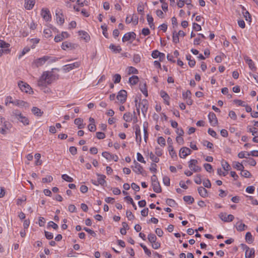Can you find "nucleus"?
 Listing matches in <instances>:
<instances>
[{"label":"nucleus","instance_id":"f257e3e1","mask_svg":"<svg viewBox=\"0 0 258 258\" xmlns=\"http://www.w3.org/2000/svg\"><path fill=\"white\" fill-rule=\"evenodd\" d=\"M54 80V76L52 73L45 71L43 73L38 81V86L45 87L47 85L51 84Z\"/></svg>","mask_w":258,"mask_h":258},{"label":"nucleus","instance_id":"f03ea898","mask_svg":"<svg viewBox=\"0 0 258 258\" xmlns=\"http://www.w3.org/2000/svg\"><path fill=\"white\" fill-rule=\"evenodd\" d=\"M58 58L49 55H44L41 57L34 59L32 62V66L35 68H39L43 66L46 62L51 63L58 60Z\"/></svg>","mask_w":258,"mask_h":258},{"label":"nucleus","instance_id":"7ed1b4c3","mask_svg":"<svg viewBox=\"0 0 258 258\" xmlns=\"http://www.w3.org/2000/svg\"><path fill=\"white\" fill-rule=\"evenodd\" d=\"M135 102L136 103V107L138 114H140V109H141V111L144 115H145L147 113L148 109V103L146 99H143L140 100V102L138 103V99H135Z\"/></svg>","mask_w":258,"mask_h":258},{"label":"nucleus","instance_id":"20e7f679","mask_svg":"<svg viewBox=\"0 0 258 258\" xmlns=\"http://www.w3.org/2000/svg\"><path fill=\"white\" fill-rule=\"evenodd\" d=\"M13 115L19 121L22 122L24 125L29 124V120L27 117L23 115L18 110H15L13 111Z\"/></svg>","mask_w":258,"mask_h":258},{"label":"nucleus","instance_id":"39448f33","mask_svg":"<svg viewBox=\"0 0 258 258\" xmlns=\"http://www.w3.org/2000/svg\"><path fill=\"white\" fill-rule=\"evenodd\" d=\"M198 162L196 159H191L188 162V167L194 172H200L202 170L201 167L198 165Z\"/></svg>","mask_w":258,"mask_h":258},{"label":"nucleus","instance_id":"423d86ee","mask_svg":"<svg viewBox=\"0 0 258 258\" xmlns=\"http://www.w3.org/2000/svg\"><path fill=\"white\" fill-rule=\"evenodd\" d=\"M244 250H245V258H253L255 254V250L254 248H250L245 244H241Z\"/></svg>","mask_w":258,"mask_h":258},{"label":"nucleus","instance_id":"0eeeda50","mask_svg":"<svg viewBox=\"0 0 258 258\" xmlns=\"http://www.w3.org/2000/svg\"><path fill=\"white\" fill-rule=\"evenodd\" d=\"M127 97V92L124 90H120L116 96V98L120 103H123L125 102Z\"/></svg>","mask_w":258,"mask_h":258},{"label":"nucleus","instance_id":"6e6552de","mask_svg":"<svg viewBox=\"0 0 258 258\" xmlns=\"http://www.w3.org/2000/svg\"><path fill=\"white\" fill-rule=\"evenodd\" d=\"M80 66V62H75L73 63L66 64L63 66L62 70L65 72H69L70 71L75 69L78 68Z\"/></svg>","mask_w":258,"mask_h":258},{"label":"nucleus","instance_id":"1a4fd4ad","mask_svg":"<svg viewBox=\"0 0 258 258\" xmlns=\"http://www.w3.org/2000/svg\"><path fill=\"white\" fill-rule=\"evenodd\" d=\"M219 218L225 222H230L232 221L234 217L231 214L227 215L225 213H220L219 215Z\"/></svg>","mask_w":258,"mask_h":258},{"label":"nucleus","instance_id":"9d476101","mask_svg":"<svg viewBox=\"0 0 258 258\" xmlns=\"http://www.w3.org/2000/svg\"><path fill=\"white\" fill-rule=\"evenodd\" d=\"M41 15L46 21H49L51 20V17L50 13L48 9L43 8L41 11Z\"/></svg>","mask_w":258,"mask_h":258},{"label":"nucleus","instance_id":"9b49d317","mask_svg":"<svg viewBox=\"0 0 258 258\" xmlns=\"http://www.w3.org/2000/svg\"><path fill=\"white\" fill-rule=\"evenodd\" d=\"M136 34L134 32H130L125 33L122 38L123 42L128 41L130 40H133L136 39Z\"/></svg>","mask_w":258,"mask_h":258},{"label":"nucleus","instance_id":"f8f14e48","mask_svg":"<svg viewBox=\"0 0 258 258\" xmlns=\"http://www.w3.org/2000/svg\"><path fill=\"white\" fill-rule=\"evenodd\" d=\"M191 153V151L188 148L182 147L179 151V156L180 158H185L187 155Z\"/></svg>","mask_w":258,"mask_h":258},{"label":"nucleus","instance_id":"ddd939ff","mask_svg":"<svg viewBox=\"0 0 258 258\" xmlns=\"http://www.w3.org/2000/svg\"><path fill=\"white\" fill-rule=\"evenodd\" d=\"M208 118L211 125L216 126L218 124V120L214 113L210 112L208 115Z\"/></svg>","mask_w":258,"mask_h":258},{"label":"nucleus","instance_id":"4468645a","mask_svg":"<svg viewBox=\"0 0 258 258\" xmlns=\"http://www.w3.org/2000/svg\"><path fill=\"white\" fill-rule=\"evenodd\" d=\"M18 86L22 91L25 92L26 93H28L31 89L30 86L28 84L23 82V81H20L18 83Z\"/></svg>","mask_w":258,"mask_h":258},{"label":"nucleus","instance_id":"2eb2a0df","mask_svg":"<svg viewBox=\"0 0 258 258\" xmlns=\"http://www.w3.org/2000/svg\"><path fill=\"white\" fill-rule=\"evenodd\" d=\"M102 155L103 157L105 158L106 159L111 160H113L115 161H117L118 160V157L115 155H112L107 152H103L102 153Z\"/></svg>","mask_w":258,"mask_h":258},{"label":"nucleus","instance_id":"dca6fc26","mask_svg":"<svg viewBox=\"0 0 258 258\" xmlns=\"http://www.w3.org/2000/svg\"><path fill=\"white\" fill-rule=\"evenodd\" d=\"M135 128L136 130V131H135L136 141L138 143L140 144L141 142V140H142L140 127L138 124H136L135 126Z\"/></svg>","mask_w":258,"mask_h":258},{"label":"nucleus","instance_id":"f3484780","mask_svg":"<svg viewBox=\"0 0 258 258\" xmlns=\"http://www.w3.org/2000/svg\"><path fill=\"white\" fill-rule=\"evenodd\" d=\"M55 14L57 23L60 25H62L64 22V19L61 10H56Z\"/></svg>","mask_w":258,"mask_h":258},{"label":"nucleus","instance_id":"a211bd4d","mask_svg":"<svg viewBox=\"0 0 258 258\" xmlns=\"http://www.w3.org/2000/svg\"><path fill=\"white\" fill-rule=\"evenodd\" d=\"M134 164L135 166L132 167L133 171L137 174H142L143 170V167L135 160L134 161Z\"/></svg>","mask_w":258,"mask_h":258},{"label":"nucleus","instance_id":"6ab92c4d","mask_svg":"<svg viewBox=\"0 0 258 258\" xmlns=\"http://www.w3.org/2000/svg\"><path fill=\"white\" fill-rule=\"evenodd\" d=\"M35 3V0H25L24 7L27 10L33 9Z\"/></svg>","mask_w":258,"mask_h":258},{"label":"nucleus","instance_id":"aec40b11","mask_svg":"<svg viewBox=\"0 0 258 258\" xmlns=\"http://www.w3.org/2000/svg\"><path fill=\"white\" fill-rule=\"evenodd\" d=\"M96 175L98 176L97 181L98 182V185L100 184L102 186H104L106 183V182L105 180L106 178L105 175L100 174L99 173H96Z\"/></svg>","mask_w":258,"mask_h":258},{"label":"nucleus","instance_id":"412c9836","mask_svg":"<svg viewBox=\"0 0 258 258\" xmlns=\"http://www.w3.org/2000/svg\"><path fill=\"white\" fill-rule=\"evenodd\" d=\"M160 95L161 97L163 99L164 103L169 105V100L170 99V97L169 95L167 94V93L163 90H161L160 93Z\"/></svg>","mask_w":258,"mask_h":258},{"label":"nucleus","instance_id":"4be33fe9","mask_svg":"<svg viewBox=\"0 0 258 258\" xmlns=\"http://www.w3.org/2000/svg\"><path fill=\"white\" fill-rule=\"evenodd\" d=\"M242 163L244 164V165H246L247 164H249L251 166H254L256 162L255 160L253 159L252 158H249L248 157L246 159L243 160L242 161Z\"/></svg>","mask_w":258,"mask_h":258},{"label":"nucleus","instance_id":"5701e85b","mask_svg":"<svg viewBox=\"0 0 258 258\" xmlns=\"http://www.w3.org/2000/svg\"><path fill=\"white\" fill-rule=\"evenodd\" d=\"M78 33L79 36H81V38L85 40V41L87 42L90 40V36L86 32L81 30L78 32Z\"/></svg>","mask_w":258,"mask_h":258},{"label":"nucleus","instance_id":"b1692460","mask_svg":"<svg viewBox=\"0 0 258 258\" xmlns=\"http://www.w3.org/2000/svg\"><path fill=\"white\" fill-rule=\"evenodd\" d=\"M247 228V226L241 222H238L236 224V228L238 231H242Z\"/></svg>","mask_w":258,"mask_h":258},{"label":"nucleus","instance_id":"393cba45","mask_svg":"<svg viewBox=\"0 0 258 258\" xmlns=\"http://www.w3.org/2000/svg\"><path fill=\"white\" fill-rule=\"evenodd\" d=\"M152 186L154 192L156 193H160L161 192L162 189L159 182L152 183Z\"/></svg>","mask_w":258,"mask_h":258},{"label":"nucleus","instance_id":"a878e982","mask_svg":"<svg viewBox=\"0 0 258 258\" xmlns=\"http://www.w3.org/2000/svg\"><path fill=\"white\" fill-rule=\"evenodd\" d=\"M31 111H32V113H33V114L37 116L40 117L43 114V112L42 111H41L40 109H39L36 107H33L32 108Z\"/></svg>","mask_w":258,"mask_h":258},{"label":"nucleus","instance_id":"bb28decb","mask_svg":"<svg viewBox=\"0 0 258 258\" xmlns=\"http://www.w3.org/2000/svg\"><path fill=\"white\" fill-rule=\"evenodd\" d=\"M198 190L200 195L202 197L205 198L208 196V192L205 188L200 186L198 188Z\"/></svg>","mask_w":258,"mask_h":258},{"label":"nucleus","instance_id":"cd10ccee","mask_svg":"<svg viewBox=\"0 0 258 258\" xmlns=\"http://www.w3.org/2000/svg\"><path fill=\"white\" fill-rule=\"evenodd\" d=\"M83 120L81 118H77L75 119L74 123L75 124L78 125V127L79 129L83 128L85 127V125L83 123Z\"/></svg>","mask_w":258,"mask_h":258},{"label":"nucleus","instance_id":"c85d7f7f","mask_svg":"<svg viewBox=\"0 0 258 258\" xmlns=\"http://www.w3.org/2000/svg\"><path fill=\"white\" fill-rule=\"evenodd\" d=\"M245 60L246 62L248 64L249 68L252 71H254L256 70V68L254 66V63L253 61L248 57L245 58Z\"/></svg>","mask_w":258,"mask_h":258},{"label":"nucleus","instance_id":"c756f323","mask_svg":"<svg viewBox=\"0 0 258 258\" xmlns=\"http://www.w3.org/2000/svg\"><path fill=\"white\" fill-rule=\"evenodd\" d=\"M109 48L114 53H119L122 50L120 46H116L113 44H110Z\"/></svg>","mask_w":258,"mask_h":258},{"label":"nucleus","instance_id":"7c9ffc66","mask_svg":"<svg viewBox=\"0 0 258 258\" xmlns=\"http://www.w3.org/2000/svg\"><path fill=\"white\" fill-rule=\"evenodd\" d=\"M74 48L73 44L70 42L66 41L62 43L61 48L63 50H66L68 48L72 49Z\"/></svg>","mask_w":258,"mask_h":258},{"label":"nucleus","instance_id":"2f4dec72","mask_svg":"<svg viewBox=\"0 0 258 258\" xmlns=\"http://www.w3.org/2000/svg\"><path fill=\"white\" fill-rule=\"evenodd\" d=\"M186 59L188 60V64L190 67H194L196 64V61L194 59H191L192 56L190 54L186 55Z\"/></svg>","mask_w":258,"mask_h":258},{"label":"nucleus","instance_id":"473e14b6","mask_svg":"<svg viewBox=\"0 0 258 258\" xmlns=\"http://www.w3.org/2000/svg\"><path fill=\"white\" fill-rule=\"evenodd\" d=\"M147 19L150 28L154 29V24L153 23L154 19L152 16L149 14H148L147 15Z\"/></svg>","mask_w":258,"mask_h":258},{"label":"nucleus","instance_id":"72a5a7b5","mask_svg":"<svg viewBox=\"0 0 258 258\" xmlns=\"http://www.w3.org/2000/svg\"><path fill=\"white\" fill-rule=\"evenodd\" d=\"M139 78L137 76H133L129 79V83L132 85L137 84Z\"/></svg>","mask_w":258,"mask_h":258},{"label":"nucleus","instance_id":"f704fd0d","mask_svg":"<svg viewBox=\"0 0 258 258\" xmlns=\"http://www.w3.org/2000/svg\"><path fill=\"white\" fill-rule=\"evenodd\" d=\"M123 118L126 122H130L132 120L133 115L131 113L126 112L124 114Z\"/></svg>","mask_w":258,"mask_h":258},{"label":"nucleus","instance_id":"c9c22d12","mask_svg":"<svg viewBox=\"0 0 258 258\" xmlns=\"http://www.w3.org/2000/svg\"><path fill=\"white\" fill-rule=\"evenodd\" d=\"M233 167L238 170H241L242 169H244V164L242 162L241 163L238 162H235L233 163Z\"/></svg>","mask_w":258,"mask_h":258},{"label":"nucleus","instance_id":"e433bc0d","mask_svg":"<svg viewBox=\"0 0 258 258\" xmlns=\"http://www.w3.org/2000/svg\"><path fill=\"white\" fill-rule=\"evenodd\" d=\"M10 44L6 42L5 41L0 40V48L3 49H9Z\"/></svg>","mask_w":258,"mask_h":258},{"label":"nucleus","instance_id":"4c0bfd02","mask_svg":"<svg viewBox=\"0 0 258 258\" xmlns=\"http://www.w3.org/2000/svg\"><path fill=\"white\" fill-rule=\"evenodd\" d=\"M245 240L248 243H251L253 241L252 236L250 232H247L245 234Z\"/></svg>","mask_w":258,"mask_h":258},{"label":"nucleus","instance_id":"58836bf2","mask_svg":"<svg viewBox=\"0 0 258 258\" xmlns=\"http://www.w3.org/2000/svg\"><path fill=\"white\" fill-rule=\"evenodd\" d=\"M149 156L151 160L154 163H158L159 158L156 156L152 152L149 153Z\"/></svg>","mask_w":258,"mask_h":258},{"label":"nucleus","instance_id":"ea45409f","mask_svg":"<svg viewBox=\"0 0 258 258\" xmlns=\"http://www.w3.org/2000/svg\"><path fill=\"white\" fill-rule=\"evenodd\" d=\"M183 200L188 203V204H191L194 202V199L190 196H185L183 197Z\"/></svg>","mask_w":258,"mask_h":258},{"label":"nucleus","instance_id":"a19ab883","mask_svg":"<svg viewBox=\"0 0 258 258\" xmlns=\"http://www.w3.org/2000/svg\"><path fill=\"white\" fill-rule=\"evenodd\" d=\"M168 151L171 157L173 158L174 157H176V153L174 150L172 145L168 146Z\"/></svg>","mask_w":258,"mask_h":258},{"label":"nucleus","instance_id":"79ce46f5","mask_svg":"<svg viewBox=\"0 0 258 258\" xmlns=\"http://www.w3.org/2000/svg\"><path fill=\"white\" fill-rule=\"evenodd\" d=\"M249 156V152L242 151L238 153V157L239 158H245L246 159Z\"/></svg>","mask_w":258,"mask_h":258},{"label":"nucleus","instance_id":"37998d69","mask_svg":"<svg viewBox=\"0 0 258 258\" xmlns=\"http://www.w3.org/2000/svg\"><path fill=\"white\" fill-rule=\"evenodd\" d=\"M240 174L242 176L246 177V178H249L251 175L250 173L248 171H247L246 170H244V169H242L241 170Z\"/></svg>","mask_w":258,"mask_h":258},{"label":"nucleus","instance_id":"c03bdc74","mask_svg":"<svg viewBox=\"0 0 258 258\" xmlns=\"http://www.w3.org/2000/svg\"><path fill=\"white\" fill-rule=\"evenodd\" d=\"M148 239L149 241L152 243L155 242L156 241L157 237L155 234L150 233L148 236Z\"/></svg>","mask_w":258,"mask_h":258},{"label":"nucleus","instance_id":"a18cd8bd","mask_svg":"<svg viewBox=\"0 0 258 258\" xmlns=\"http://www.w3.org/2000/svg\"><path fill=\"white\" fill-rule=\"evenodd\" d=\"M166 204L170 207H174L176 205L175 201L171 199H167L166 201Z\"/></svg>","mask_w":258,"mask_h":258},{"label":"nucleus","instance_id":"49530a36","mask_svg":"<svg viewBox=\"0 0 258 258\" xmlns=\"http://www.w3.org/2000/svg\"><path fill=\"white\" fill-rule=\"evenodd\" d=\"M222 166L224 170L227 171L230 170V166L226 161H222L221 162Z\"/></svg>","mask_w":258,"mask_h":258},{"label":"nucleus","instance_id":"de8ad7c7","mask_svg":"<svg viewBox=\"0 0 258 258\" xmlns=\"http://www.w3.org/2000/svg\"><path fill=\"white\" fill-rule=\"evenodd\" d=\"M146 124H147L146 122L144 123L143 124V128H144V140L146 142H147V140L148 139V133L147 131V127L146 125Z\"/></svg>","mask_w":258,"mask_h":258},{"label":"nucleus","instance_id":"09e8293b","mask_svg":"<svg viewBox=\"0 0 258 258\" xmlns=\"http://www.w3.org/2000/svg\"><path fill=\"white\" fill-rule=\"evenodd\" d=\"M140 246L143 248L144 250L145 253L148 255V256H150L151 255V251L148 249L147 246L143 244V243L140 244Z\"/></svg>","mask_w":258,"mask_h":258},{"label":"nucleus","instance_id":"8fccbe9b","mask_svg":"<svg viewBox=\"0 0 258 258\" xmlns=\"http://www.w3.org/2000/svg\"><path fill=\"white\" fill-rule=\"evenodd\" d=\"M158 143L161 146L164 147L165 145V140L162 137H160L157 139Z\"/></svg>","mask_w":258,"mask_h":258},{"label":"nucleus","instance_id":"3c124183","mask_svg":"<svg viewBox=\"0 0 258 258\" xmlns=\"http://www.w3.org/2000/svg\"><path fill=\"white\" fill-rule=\"evenodd\" d=\"M52 180L53 177L50 175L47 176L46 177L43 178L42 179V182L43 183L50 182Z\"/></svg>","mask_w":258,"mask_h":258},{"label":"nucleus","instance_id":"603ef678","mask_svg":"<svg viewBox=\"0 0 258 258\" xmlns=\"http://www.w3.org/2000/svg\"><path fill=\"white\" fill-rule=\"evenodd\" d=\"M137 11L142 15H144V6L143 5V4H139L138 5V8H137Z\"/></svg>","mask_w":258,"mask_h":258},{"label":"nucleus","instance_id":"864d4df0","mask_svg":"<svg viewBox=\"0 0 258 258\" xmlns=\"http://www.w3.org/2000/svg\"><path fill=\"white\" fill-rule=\"evenodd\" d=\"M204 167L208 172H211L213 170V167L212 165L209 163H205L204 164Z\"/></svg>","mask_w":258,"mask_h":258},{"label":"nucleus","instance_id":"5fc2aeb1","mask_svg":"<svg viewBox=\"0 0 258 258\" xmlns=\"http://www.w3.org/2000/svg\"><path fill=\"white\" fill-rule=\"evenodd\" d=\"M61 177H62V178L63 180H66V181H67L68 182H71L73 181V178L72 177L69 176L67 174H63V175H62Z\"/></svg>","mask_w":258,"mask_h":258},{"label":"nucleus","instance_id":"6e6d98bb","mask_svg":"<svg viewBox=\"0 0 258 258\" xmlns=\"http://www.w3.org/2000/svg\"><path fill=\"white\" fill-rule=\"evenodd\" d=\"M172 39L174 43L176 44L179 42V36L176 33L175 31L173 33Z\"/></svg>","mask_w":258,"mask_h":258},{"label":"nucleus","instance_id":"4d7b16f0","mask_svg":"<svg viewBox=\"0 0 258 258\" xmlns=\"http://www.w3.org/2000/svg\"><path fill=\"white\" fill-rule=\"evenodd\" d=\"M121 80V76L118 74H115L113 76V82L114 83H118Z\"/></svg>","mask_w":258,"mask_h":258},{"label":"nucleus","instance_id":"13d9d810","mask_svg":"<svg viewBox=\"0 0 258 258\" xmlns=\"http://www.w3.org/2000/svg\"><path fill=\"white\" fill-rule=\"evenodd\" d=\"M248 128V132H249V133H251L252 134V135L253 136H255V135H257L258 133H257V129L255 128V127H247Z\"/></svg>","mask_w":258,"mask_h":258},{"label":"nucleus","instance_id":"bf43d9fd","mask_svg":"<svg viewBox=\"0 0 258 258\" xmlns=\"http://www.w3.org/2000/svg\"><path fill=\"white\" fill-rule=\"evenodd\" d=\"M35 158L36 159V163H35L36 165H39L41 164L42 162H41V161L39 160L40 158H41L40 154L36 153L35 155Z\"/></svg>","mask_w":258,"mask_h":258},{"label":"nucleus","instance_id":"052dcab7","mask_svg":"<svg viewBox=\"0 0 258 258\" xmlns=\"http://www.w3.org/2000/svg\"><path fill=\"white\" fill-rule=\"evenodd\" d=\"M133 61L135 63H138L141 61V56L139 54H135L133 56Z\"/></svg>","mask_w":258,"mask_h":258},{"label":"nucleus","instance_id":"680f3d73","mask_svg":"<svg viewBox=\"0 0 258 258\" xmlns=\"http://www.w3.org/2000/svg\"><path fill=\"white\" fill-rule=\"evenodd\" d=\"M203 144L204 146H206L209 149H212L213 147V144L208 141H204Z\"/></svg>","mask_w":258,"mask_h":258},{"label":"nucleus","instance_id":"e2e57ef3","mask_svg":"<svg viewBox=\"0 0 258 258\" xmlns=\"http://www.w3.org/2000/svg\"><path fill=\"white\" fill-rule=\"evenodd\" d=\"M83 229H84L85 231H86L87 232H88V233H89V234H90L91 235H92V236H93V237H95V236H96V234L95 233V232L93 230H91V229H89V228H87V227H84V228H83Z\"/></svg>","mask_w":258,"mask_h":258},{"label":"nucleus","instance_id":"0e129e2a","mask_svg":"<svg viewBox=\"0 0 258 258\" xmlns=\"http://www.w3.org/2000/svg\"><path fill=\"white\" fill-rule=\"evenodd\" d=\"M248 198V200L250 201V203L253 205H257L258 201L257 200L254 199L252 196H247Z\"/></svg>","mask_w":258,"mask_h":258},{"label":"nucleus","instance_id":"69168bd1","mask_svg":"<svg viewBox=\"0 0 258 258\" xmlns=\"http://www.w3.org/2000/svg\"><path fill=\"white\" fill-rule=\"evenodd\" d=\"M137 160L138 161H139L141 163H146V161L144 160V159L141 153H137Z\"/></svg>","mask_w":258,"mask_h":258},{"label":"nucleus","instance_id":"338daca9","mask_svg":"<svg viewBox=\"0 0 258 258\" xmlns=\"http://www.w3.org/2000/svg\"><path fill=\"white\" fill-rule=\"evenodd\" d=\"M128 72L129 74H137L138 73V71L133 67H130L128 68Z\"/></svg>","mask_w":258,"mask_h":258},{"label":"nucleus","instance_id":"774afa93","mask_svg":"<svg viewBox=\"0 0 258 258\" xmlns=\"http://www.w3.org/2000/svg\"><path fill=\"white\" fill-rule=\"evenodd\" d=\"M161 54V52H159L157 50H155L153 51L151 55L154 58H156L158 57H159V56H160V54Z\"/></svg>","mask_w":258,"mask_h":258}]
</instances>
